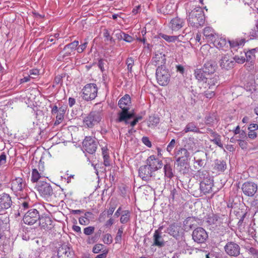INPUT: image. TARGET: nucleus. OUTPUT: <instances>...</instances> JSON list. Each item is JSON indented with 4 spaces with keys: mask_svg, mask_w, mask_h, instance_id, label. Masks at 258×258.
<instances>
[{
    "mask_svg": "<svg viewBox=\"0 0 258 258\" xmlns=\"http://www.w3.org/2000/svg\"><path fill=\"white\" fill-rule=\"evenodd\" d=\"M131 104V100L129 95L125 94L118 101V106L121 109V111L118 113L117 119L118 122H124L125 124H127L129 123L128 119L134 117V112L128 111Z\"/></svg>",
    "mask_w": 258,
    "mask_h": 258,
    "instance_id": "obj_1",
    "label": "nucleus"
},
{
    "mask_svg": "<svg viewBox=\"0 0 258 258\" xmlns=\"http://www.w3.org/2000/svg\"><path fill=\"white\" fill-rule=\"evenodd\" d=\"M188 23L193 27L198 28L203 26L205 22L204 12L200 7H197L192 10L188 15L187 19Z\"/></svg>",
    "mask_w": 258,
    "mask_h": 258,
    "instance_id": "obj_2",
    "label": "nucleus"
},
{
    "mask_svg": "<svg viewBox=\"0 0 258 258\" xmlns=\"http://www.w3.org/2000/svg\"><path fill=\"white\" fill-rule=\"evenodd\" d=\"M102 118V113L98 110H92L83 119L84 126L86 127L92 128L98 124Z\"/></svg>",
    "mask_w": 258,
    "mask_h": 258,
    "instance_id": "obj_3",
    "label": "nucleus"
},
{
    "mask_svg": "<svg viewBox=\"0 0 258 258\" xmlns=\"http://www.w3.org/2000/svg\"><path fill=\"white\" fill-rule=\"evenodd\" d=\"M10 183L11 188L16 196L23 195L27 188V184L24 178L15 177L11 179Z\"/></svg>",
    "mask_w": 258,
    "mask_h": 258,
    "instance_id": "obj_4",
    "label": "nucleus"
},
{
    "mask_svg": "<svg viewBox=\"0 0 258 258\" xmlns=\"http://www.w3.org/2000/svg\"><path fill=\"white\" fill-rule=\"evenodd\" d=\"M82 91L83 99L87 101H91L97 96L98 87L96 84L89 83L83 87Z\"/></svg>",
    "mask_w": 258,
    "mask_h": 258,
    "instance_id": "obj_5",
    "label": "nucleus"
},
{
    "mask_svg": "<svg viewBox=\"0 0 258 258\" xmlns=\"http://www.w3.org/2000/svg\"><path fill=\"white\" fill-rule=\"evenodd\" d=\"M40 216L39 211L36 209H30L24 214L23 220L25 224L33 225L37 224Z\"/></svg>",
    "mask_w": 258,
    "mask_h": 258,
    "instance_id": "obj_6",
    "label": "nucleus"
},
{
    "mask_svg": "<svg viewBox=\"0 0 258 258\" xmlns=\"http://www.w3.org/2000/svg\"><path fill=\"white\" fill-rule=\"evenodd\" d=\"M98 144L95 138L86 137L82 143L83 148L87 153L93 154L96 152Z\"/></svg>",
    "mask_w": 258,
    "mask_h": 258,
    "instance_id": "obj_7",
    "label": "nucleus"
},
{
    "mask_svg": "<svg viewBox=\"0 0 258 258\" xmlns=\"http://www.w3.org/2000/svg\"><path fill=\"white\" fill-rule=\"evenodd\" d=\"M208 238V234L207 231L202 227H197L192 231V238L195 242L198 244L205 243Z\"/></svg>",
    "mask_w": 258,
    "mask_h": 258,
    "instance_id": "obj_8",
    "label": "nucleus"
},
{
    "mask_svg": "<svg viewBox=\"0 0 258 258\" xmlns=\"http://www.w3.org/2000/svg\"><path fill=\"white\" fill-rule=\"evenodd\" d=\"M36 188L41 196L44 198L50 197L53 194L50 184L45 181H39Z\"/></svg>",
    "mask_w": 258,
    "mask_h": 258,
    "instance_id": "obj_9",
    "label": "nucleus"
},
{
    "mask_svg": "<svg viewBox=\"0 0 258 258\" xmlns=\"http://www.w3.org/2000/svg\"><path fill=\"white\" fill-rule=\"evenodd\" d=\"M19 209L18 210V215H24L30 209H33V205L30 198L28 197L22 198L19 201Z\"/></svg>",
    "mask_w": 258,
    "mask_h": 258,
    "instance_id": "obj_10",
    "label": "nucleus"
},
{
    "mask_svg": "<svg viewBox=\"0 0 258 258\" xmlns=\"http://www.w3.org/2000/svg\"><path fill=\"white\" fill-rule=\"evenodd\" d=\"M226 253L230 256L237 257L240 254V247L233 241L227 242L224 247Z\"/></svg>",
    "mask_w": 258,
    "mask_h": 258,
    "instance_id": "obj_11",
    "label": "nucleus"
},
{
    "mask_svg": "<svg viewBox=\"0 0 258 258\" xmlns=\"http://www.w3.org/2000/svg\"><path fill=\"white\" fill-rule=\"evenodd\" d=\"M243 194L247 197H253L257 190V185L252 181H246L241 186Z\"/></svg>",
    "mask_w": 258,
    "mask_h": 258,
    "instance_id": "obj_12",
    "label": "nucleus"
},
{
    "mask_svg": "<svg viewBox=\"0 0 258 258\" xmlns=\"http://www.w3.org/2000/svg\"><path fill=\"white\" fill-rule=\"evenodd\" d=\"M13 202L10 195L4 192L0 195V215L5 213V211L12 205Z\"/></svg>",
    "mask_w": 258,
    "mask_h": 258,
    "instance_id": "obj_13",
    "label": "nucleus"
},
{
    "mask_svg": "<svg viewBox=\"0 0 258 258\" xmlns=\"http://www.w3.org/2000/svg\"><path fill=\"white\" fill-rule=\"evenodd\" d=\"M139 176L143 180L148 181L153 176V171L148 165L141 166L138 170Z\"/></svg>",
    "mask_w": 258,
    "mask_h": 258,
    "instance_id": "obj_14",
    "label": "nucleus"
},
{
    "mask_svg": "<svg viewBox=\"0 0 258 258\" xmlns=\"http://www.w3.org/2000/svg\"><path fill=\"white\" fill-rule=\"evenodd\" d=\"M58 258H74L75 253L73 249L67 245H62L57 251Z\"/></svg>",
    "mask_w": 258,
    "mask_h": 258,
    "instance_id": "obj_15",
    "label": "nucleus"
},
{
    "mask_svg": "<svg viewBox=\"0 0 258 258\" xmlns=\"http://www.w3.org/2000/svg\"><path fill=\"white\" fill-rule=\"evenodd\" d=\"M213 173L220 174L223 173L227 169L226 161L221 159H215L212 165Z\"/></svg>",
    "mask_w": 258,
    "mask_h": 258,
    "instance_id": "obj_16",
    "label": "nucleus"
},
{
    "mask_svg": "<svg viewBox=\"0 0 258 258\" xmlns=\"http://www.w3.org/2000/svg\"><path fill=\"white\" fill-rule=\"evenodd\" d=\"M234 64L235 61L233 60V57L228 54L222 56L220 60V67L226 70L233 68Z\"/></svg>",
    "mask_w": 258,
    "mask_h": 258,
    "instance_id": "obj_17",
    "label": "nucleus"
},
{
    "mask_svg": "<svg viewBox=\"0 0 258 258\" xmlns=\"http://www.w3.org/2000/svg\"><path fill=\"white\" fill-rule=\"evenodd\" d=\"M37 224L41 229L45 231H49L54 227L53 221L49 216H41Z\"/></svg>",
    "mask_w": 258,
    "mask_h": 258,
    "instance_id": "obj_18",
    "label": "nucleus"
},
{
    "mask_svg": "<svg viewBox=\"0 0 258 258\" xmlns=\"http://www.w3.org/2000/svg\"><path fill=\"white\" fill-rule=\"evenodd\" d=\"M214 186L213 178L206 179L201 181L200 182V188L201 191L204 194L211 193L213 191V187Z\"/></svg>",
    "mask_w": 258,
    "mask_h": 258,
    "instance_id": "obj_19",
    "label": "nucleus"
},
{
    "mask_svg": "<svg viewBox=\"0 0 258 258\" xmlns=\"http://www.w3.org/2000/svg\"><path fill=\"white\" fill-rule=\"evenodd\" d=\"M175 154L177 162L188 161L190 156L189 151L184 147L177 149Z\"/></svg>",
    "mask_w": 258,
    "mask_h": 258,
    "instance_id": "obj_20",
    "label": "nucleus"
},
{
    "mask_svg": "<svg viewBox=\"0 0 258 258\" xmlns=\"http://www.w3.org/2000/svg\"><path fill=\"white\" fill-rule=\"evenodd\" d=\"M166 232L177 238L182 233V228L177 223H174L169 226Z\"/></svg>",
    "mask_w": 258,
    "mask_h": 258,
    "instance_id": "obj_21",
    "label": "nucleus"
},
{
    "mask_svg": "<svg viewBox=\"0 0 258 258\" xmlns=\"http://www.w3.org/2000/svg\"><path fill=\"white\" fill-rule=\"evenodd\" d=\"M161 161H160L155 155H151L146 160V163L153 172L160 168Z\"/></svg>",
    "mask_w": 258,
    "mask_h": 258,
    "instance_id": "obj_22",
    "label": "nucleus"
},
{
    "mask_svg": "<svg viewBox=\"0 0 258 258\" xmlns=\"http://www.w3.org/2000/svg\"><path fill=\"white\" fill-rule=\"evenodd\" d=\"M184 21L178 17L172 18L169 23V27L172 31H177L184 25Z\"/></svg>",
    "mask_w": 258,
    "mask_h": 258,
    "instance_id": "obj_23",
    "label": "nucleus"
},
{
    "mask_svg": "<svg viewBox=\"0 0 258 258\" xmlns=\"http://www.w3.org/2000/svg\"><path fill=\"white\" fill-rule=\"evenodd\" d=\"M258 52V47L255 48L249 49L244 52L246 57V61L250 66H253L255 59V52Z\"/></svg>",
    "mask_w": 258,
    "mask_h": 258,
    "instance_id": "obj_24",
    "label": "nucleus"
},
{
    "mask_svg": "<svg viewBox=\"0 0 258 258\" xmlns=\"http://www.w3.org/2000/svg\"><path fill=\"white\" fill-rule=\"evenodd\" d=\"M177 170L181 174L186 175L189 172L190 166L188 161L177 162Z\"/></svg>",
    "mask_w": 258,
    "mask_h": 258,
    "instance_id": "obj_25",
    "label": "nucleus"
},
{
    "mask_svg": "<svg viewBox=\"0 0 258 258\" xmlns=\"http://www.w3.org/2000/svg\"><path fill=\"white\" fill-rule=\"evenodd\" d=\"M214 45L219 49L226 50L228 48V46L225 38L219 37L217 35L212 41Z\"/></svg>",
    "mask_w": 258,
    "mask_h": 258,
    "instance_id": "obj_26",
    "label": "nucleus"
},
{
    "mask_svg": "<svg viewBox=\"0 0 258 258\" xmlns=\"http://www.w3.org/2000/svg\"><path fill=\"white\" fill-rule=\"evenodd\" d=\"M202 69L208 75L213 74L216 69V64L213 61H208L204 64Z\"/></svg>",
    "mask_w": 258,
    "mask_h": 258,
    "instance_id": "obj_27",
    "label": "nucleus"
},
{
    "mask_svg": "<svg viewBox=\"0 0 258 258\" xmlns=\"http://www.w3.org/2000/svg\"><path fill=\"white\" fill-rule=\"evenodd\" d=\"M219 119L215 113H209L205 117V122L209 126H213L214 124L218 122Z\"/></svg>",
    "mask_w": 258,
    "mask_h": 258,
    "instance_id": "obj_28",
    "label": "nucleus"
},
{
    "mask_svg": "<svg viewBox=\"0 0 258 258\" xmlns=\"http://www.w3.org/2000/svg\"><path fill=\"white\" fill-rule=\"evenodd\" d=\"M203 34L206 39L211 41H213L217 36L213 28L210 27H206L205 28L203 31Z\"/></svg>",
    "mask_w": 258,
    "mask_h": 258,
    "instance_id": "obj_29",
    "label": "nucleus"
},
{
    "mask_svg": "<svg viewBox=\"0 0 258 258\" xmlns=\"http://www.w3.org/2000/svg\"><path fill=\"white\" fill-rule=\"evenodd\" d=\"M197 172L195 174L194 177L197 178V179H200L204 181L206 179H209L212 178L209 175V173L206 170H199L196 171Z\"/></svg>",
    "mask_w": 258,
    "mask_h": 258,
    "instance_id": "obj_30",
    "label": "nucleus"
},
{
    "mask_svg": "<svg viewBox=\"0 0 258 258\" xmlns=\"http://www.w3.org/2000/svg\"><path fill=\"white\" fill-rule=\"evenodd\" d=\"M194 75L196 79L198 80L199 82H207V78L206 77V75H208L207 74L205 73L203 69H197L195 70Z\"/></svg>",
    "mask_w": 258,
    "mask_h": 258,
    "instance_id": "obj_31",
    "label": "nucleus"
},
{
    "mask_svg": "<svg viewBox=\"0 0 258 258\" xmlns=\"http://www.w3.org/2000/svg\"><path fill=\"white\" fill-rule=\"evenodd\" d=\"M161 227L160 226L157 230H156L153 235V243L152 246H157L159 247H161V241L160 240L161 238Z\"/></svg>",
    "mask_w": 258,
    "mask_h": 258,
    "instance_id": "obj_32",
    "label": "nucleus"
},
{
    "mask_svg": "<svg viewBox=\"0 0 258 258\" xmlns=\"http://www.w3.org/2000/svg\"><path fill=\"white\" fill-rule=\"evenodd\" d=\"M183 131L186 133L188 132H194L197 133H201L200 129L195 122H190L188 123L185 126Z\"/></svg>",
    "mask_w": 258,
    "mask_h": 258,
    "instance_id": "obj_33",
    "label": "nucleus"
},
{
    "mask_svg": "<svg viewBox=\"0 0 258 258\" xmlns=\"http://www.w3.org/2000/svg\"><path fill=\"white\" fill-rule=\"evenodd\" d=\"M219 218L217 214H210L207 216L206 222L209 225L217 226L219 223Z\"/></svg>",
    "mask_w": 258,
    "mask_h": 258,
    "instance_id": "obj_34",
    "label": "nucleus"
},
{
    "mask_svg": "<svg viewBox=\"0 0 258 258\" xmlns=\"http://www.w3.org/2000/svg\"><path fill=\"white\" fill-rule=\"evenodd\" d=\"M228 43L230 48H234L243 45L245 43V39L244 38H237L234 40H229Z\"/></svg>",
    "mask_w": 258,
    "mask_h": 258,
    "instance_id": "obj_35",
    "label": "nucleus"
},
{
    "mask_svg": "<svg viewBox=\"0 0 258 258\" xmlns=\"http://www.w3.org/2000/svg\"><path fill=\"white\" fill-rule=\"evenodd\" d=\"M206 163L204 159H196V157H194V166L193 168L194 169V171H197L199 170H201L202 167H204Z\"/></svg>",
    "mask_w": 258,
    "mask_h": 258,
    "instance_id": "obj_36",
    "label": "nucleus"
},
{
    "mask_svg": "<svg viewBox=\"0 0 258 258\" xmlns=\"http://www.w3.org/2000/svg\"><path fill=\"white\" fill-rule=\"evenodd\" d=\"M65 112V108L63 107H60L59 110L57 113V115L56 116V120L54 122V125H58L62 121L64 118Z\"/></svg>",
    "mask_w": 258,
    "mask_h": 258,
    "instance_id": "obj_37",
    "label": "nucleus"
},
{
    "mask_svg": "<svg viewBox=\"0 0 258 258\" xmlns=\"http://www.w3.org/2000/svg\"><path fill=\"white\" fill-rule=\"evenodd\" d=\"M212 139H210V141L213 142L214 144L219 147L220 148L223 149V145L221 142V136L216 133L214 134V135H213L211 136Z\"/></svg>",
    "mask_w": 258,
    "mask_h": 258,
    "instance_id": "obj_38",
    "label": "nucleus"
},
{
    "mask_svg": "<svg viewBox=\"0 0 258 258\" xmlns=\"http://www.w3.org/2000/svg\"><path fill=\"white\" fill-rule=\"evenodd\" d=\"M171 75L168 70H162V86H166L170 81Z\"/></svg>",
    "mask_w": 258,
    "mask_h": 258,
    "instance_id": "obj_39",
    "label": "nucleus"
},
{
    "mask_svg": "<svg viewBox=\"0 0 258 258\" xmlns=\"http://www.w3.org/2000/svg\"><path fill=\"white\" fill-rule=\"evenodd\" d=\"M102 155L103 157V165L107 167L110 166L109 156L108 153V149L106 147L102 148Z\"/></svg>",
    "mask_w": 258,
    "mask_h": 258,
    "instance_id": "obj_40",
    "label": "nucleus"
},
{
    "mask_svg": "<svg viewBox=\"0 0 258 258\" xmlns=\"http://www.w3.org/2000/svg\"><path fill=\"white\" fill-rule=\"evenodd\" d=\"M131 217V212L128 210H125L122 211V214L121 216L120 221L122 224H125L127 223Z\"/></svg>",
    "mask_w": 258,
    "mask_h": 258,
    "instance_id": "obj_41",
    "label": "nucleus"
},
{
    "mask_svg": "<svg viewBox=\"0 0 258 258\" xmlns=\"http://www.w3.org/2000/svg\"><path fill=\"white\" fill-rule=\"evenodd\" d=\"M165 176L171 178L173 175L172 169L170 164H166L164 166Z\"/></svg>",
    "mask_w": 258,
    "mask_h": 258,
    "instance_id": "obj_42",
    "label": "nucleus"
},
{
    "mask_svg": "<svg viewBox=\"0 0 258 258\" xmlns=\"http://www.w3.org/2000/svg\"><path fill=\"white\" fill-rule=\"evenodd\" d=\"M41 175L36 169H33L32 171L31 181L34 182H38V180L40 178Z\"/></svg>",
    "mask_w": 258,
    "mask_h": 258,
    "instance_id": "obj_43",
    "label": "nucleus"
},
{
    "mask_svg": "<svg viewBox=\"0 0 258 258\" xmlns=\"http://www.w3.org/2000/svg\"><path fill=\"white\" fill-rule=\"evenodd\" d=\"M195 221V217H188L186 218V219L183 221V227L185 229H187L188 228H191L193 224L192 223Z\"/></svg>",
    "mask_w": 258,
    "mask_h": 258,
    "instance_id": "obj_44",
    "label": "nucleus"
},
{
    "mask_svg": "<svg viewBox=\"0 0 258 258\" xmlns=\"http://www.w3.org/2000/svg\"><path fill=\"white\" fill-rule=\"evenodd\" d=\"M173 7L174 5L173 4H169L167 5L165 9L163 12L164 15H171L173 14L174 12V9Z\"/></svg>",
    "mask_w": 258,
    "mask_h": 258,
    "instance_id": "obj_45",
    "label": "nucleus"
},
{
    "mask_svg": "<svg viewBox=\"0 0 258 258\" xmlns=\"http://www.w3.org/2000/svg\"><path fill=\"white\" fill-rule=\"evenodd\" d=\"M3 239L2 246L4 249V253H8L10 251V246L9 244V242L8 240H7L6 237L3 238V236L1 237L0 240Z\"/></svg>",
    "mask_w": 258,
    "mask_h": 258,
    "instance_id": "obj_46",
    "label": "nucleus"
},
{
    "mask_svg": "<svg viewBox=\"0 0 258 258\" xmlns=\"http://www.w3.org/2000/svg\"><path fill=\"white\" fill-rule=\"evenodd\" d=\"M92 166L94 167V169L96 171V173L98 175L99 172L105 173L106 172V168L102 163H97L96 164H92Z\"/></svg>",
    "mask_w": 258,
    "mask_h": 258,
    "instance_id": "obj_47",
    "label": "nucleus"
},
{
    "mask_svg": "<svg viewBox=\"0 0 258 258\" xmlns=\"http://www.w3.org/2000/svg\"><path fill=\"white\" fill-rule=\"evenodd\" d=\"M79 45V41L75 40L72 43H70L67 45H66L63 48V50H66L67 49H70L71 51L77 49L78 46Z\"/></svg>",
    "mask_w": 258,
    "mask_h": 258,
    "instance_id": "obj_48",
    "label": "nucleus"
},
{
    "mask_svg": "<svg viewBox=\"0 0 258 258\" xmlns=\"http://www.w3.org/2000/svg\"><path fill=\"white\" fill-rule=\"evenodd\" d=\"M123 234V228L121 227L118 229L116 236L115 237V243L121 244L122 241V236Z\"/></svg>",
    "mask_w": 258,
    "mask_h": 258,
    "instance_id": "obj_49",
    "label": "nucleus"
},
{
    "mask_svg": "<svg viewBox=\"0 0 258 258\" xmlns=\"http://www.w3.org/2000/svg\"><path fill=\"white\" fill-rule=\"evenodd\" d=\"M184 147L189 151H193L196 148V146L194 142L191 140H189L186 142V144L184 146Z\"/></svg>",
    "mask_w": 258,
    "mask_h": 258,
    "instance_id": "obj_50",
    "label": "nucleus"
},
{
    "mask_svg": "<svg viewBox=\"0 0 258 258\" xmlns=\"http://www.w3.org/2000/svg\"><path fill=\"white\" fill-rule=\"evenodd\" d=\"M218 77L216 76L209 79L207 78V82L209 86V88L210 89L212 86L216 85L218 83Z\"/></svg>",
    "mask_w": 258,
    "mask_h": 258,
    "instance_id": "obj_51",
    "label": "nucleus"
},
{
    "mask_svg": "<svg viewBox=\"0 0 258 258\" xmlns=\"http://www.w3.org/2000/svg\"><path fill=\"white\" fill-rule=\"evenodd\" d=\"M126 64L128 72L130 73H132V67L134 65V59L132 57H128L126 60Z\"/></svg>",
    "mask_w": 258,
    "mask_h": 258,
    "instance_id": "obj_52",
    "label": "nucleus"
},
{
    "mask_svg": "<svg viewBox=\"0 0 258 258\" xmlns=\"http://www.w3.org/2000/svg\"><path fill=\"white\" fill-rule=\"evenodd\" d=\"M102 240L105 244L109 245L112 243L113 239L110 234L106 233L103 236Z\"/></svg>",
    "mask_w": 258,
    "mask_h": 258,
    "instance_id": "obj_53",
    "label": "nucleus"
},
{
    "mask_svg": "<svg viewBox=\"0 0 258 258\" xmlns=\"http://www.w3.org/2000/svg\"><path fill=\"white\" fill-rule=\"evenodd\" d=\"M9 221V219L8 216H6L4 219H2V218L0 217V238L2 236V232L3 231V228L4 227V224H6Z\"/></svg>",
    "mask_w": 258,
    "mask_h": 258,
    "instance_id": "obj_54",
    "label": "nucleus"
},
{
    "mask_svg": "<svg viewBox=\"0 0 258 258\" xmlns=\"http://www.w3.org/2000/svg\"><path fill=\"white\" fill-rule=\"evenodd\" d=\"M162 38L168 42H173L178 38L177 36H168L165 34H162Z\"/></svg>",
    "mask_w": 258,
    "mask_h": 258,
    "instance_id": "obj_55",
    "label": "nucleus"
},
{
    "mask_svg": "<svg viewBox=\"0 0 258 258\" xmlns=\"http://www.w3.org/2000/svg\"><path fill=\"white\" fill-rule=\"evenodd\" d=\"M104 247L105 246L103 244L99 243L96 244L94 246L92 251L95 253H98L100 252Z\"/></svg>",
    "mask_w": 258,
    "mask_h": 258,
    "instance_id": "obj_56",
    "label": "nucleus"
},
{
    "mask_svg": "<svg viewBox=\"0 0 258 258\" xmlns=\"http://www.w3.org/2000/svg\"><path fill=\"white\" fill-rule=\"evenodd\" d=\"M95 230V227L94 226H90L87 227L84 229V233L86 235H90L92 234Z\"/></svg>",
    "mask_w": 258,
    "mask_h": 258,
    "instance_id": "obj_57",
    "label": "nucleus"
},
{
    "mask_svg": "<svg viewBox=\"0 0 258 258\" xmlns=\"http://www.w3.org/2000/svg\"><path fill=\"white\" fill-rule=\"evenodd\" d=\"M237 204L234 202L233 198H230L227 202V207L231 209H235L237 207Z\"/></svg>",
    "mask_w": 258,
    "mask_h": 258,
    "instance_id": "obj_58",
    "label": "nucleus"
},
{
    "mask_svg": "<svg viewBox=\"0 0 258 258\" xmlns=\"http://www.w3.org/2000/svg\"><path fill=\"white\" fill-rule=\"evenodd\" d=\"M7 156L5 152L1 153L0 155V166L5 165L7 162Z\"/></svg>",
    "mask_w": 258,
    "mask_h": 258,
    "instance_id": "obj_59",
    "label": "nucleus"
},
{
    "mask_svg": "<svg viewBox=\"0 0 258 258\" xmlns=\"http://www.w3.org/2000/svg\"><path fill=\"white\" fill-rule=\"evenodd\" d=\"M160 74H161V68H160V67L158 66V67L156 69V77L157 81L160 85H161L160 83V82H161V76L160 75Z\"/></svg>",
    "mask_w": 258,
    "mask_h": 258,
    "instance_id": "obj_60",
    "label": "nucleus"
},
{
    "mask_svg": "<svg viewBox=\"0 0 258 258\" xmlns=\"http://www.w3.org/2000/svg\"><path fill=\"white\" fill-rule=\"evenodd\" d=\"M233 58V60L235 61V63L236 62L243 63L246 60V58L244 56H239L238 55H235Z\"/></svg>",
    "mask_w": 258,
    "mask_h": 258,
    "instance_id": "obj_61",
    "label": "nucleus"
},
{
    "mask_svg": "<svg viewBox=\"0 0 258 258\" xmlns=\"http://www.w3.org/2000/svg\"><path fill=\"white\" fill-rule=\"evenodd\" d=\"M99 239V238L94 234V235L88 237L87 240V242L88 244H93L97 242Z\"/></svg>",
    "mask_w": 258,
    "mask_h": 258,
    "instance_id": "obj_62",
    "label": "nucleus"
},
{
    "mask_svg": "<svg viewBox=\"0 0 258 258\" xmlns=\"http://www.w3.org/2000/svg\"><path fill=\"white\" fill-rule=\"evenodd\" d=\"M115 208V205H114V204H111V203H110L109 209L107 211V215L108 217H110L111 216Z\"/></svg>",
    "mask_w": 258,
    "mask_h": 258,
    "instance_id": "obj_63",
    "label": "nucleus"
},
{
    "mask_svg": "<svg viewBox=\"0 0 258 258\" xmlns=\"http://www.w3.org/2000/svg\"><path fill=\"white\" fill-rule=\"evenodd\" d=\"M249 36L252 39L258 38V29L256 27L251 30Z\"/></svg>",
    "mask_w": 258,
    "mask_h": 258,
    "instance_id": "obj_64",
    "label": "nucleus"
}]
</instances>
